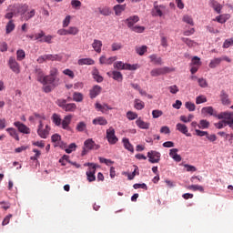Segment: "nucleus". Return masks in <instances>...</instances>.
<instances>
[{"label":"nucleus","instance_id":"f257e3e1","mask_svg":"<svg viewBox=\"0 0 233 233\" xmlns=\"http://www.w3.org/2000/svg\"><path fill=\"white\" fill-rule=\"evenodd\" d=\"M51 127L46 124V127L43 123V119L39 120L37 134L42 139H47L48 136H50Z\"/></svg>","mask_w":233,"mask_h":233},{"label":"nucleus","instance_id":"f03ea898","mask_svg":"<svg viewBox=\"0 0 233 233\" xmlns=\"http://www.w3.org/2000/svg\"><path fill=\"white\" fill-rule=\"evenodd\" d=\"M84 167H88L86 171V177L89 183L96 181V170L97 168V165L95 163H85Z\"/></svg>","mask_w":233,"mask_h":233},{"label":"nucleus","instance_id":"7ed1b4c3","mask_svg":"<svg viewBox=\"0 0 233 233\" xmlns=\"http://www.w3.org/2000/svg\"><path fill=\"white\" fill-rule=\"evenodd\" d=\"M217 116L218 118H224L225 127L228 125L233 129V113L231 111H221Z\"/></svg>","mask_w":233,"mask_h":233},{"label":"nucleus","instance_id":"20e7f679","mask_svg":"<svg viewBox=\"0 0 233 233\" xmlns=\"http://www.w3.org/2000/svg\"><path fill=\"white\" fill-rule=\"evenodd\" d=\"M106 137L109 143V145H116L117 141H119V138H117L116 135V129L113 127V126H110L106 131Z\"/></svg>","mask_w":233,"mask_h":233},{"label":"nucleus","instance_id":"39448f33","mask_svg":"<svg viewBox=\"0 0 233 233\" xmlns=\"http://www.w3.org/2000/svg\"><path fill=\"white\" fill-rule=\"evenodd\" d=\"M114 67L116 69H128L130 71H135L136 69H138L139 66L138 64H125V62L119 60L118 62H115Z\"/></svg>","mask_w":233,"mask_h":233},{"label":"nucleus","instance_id":"423d86ee","mask_svg":"<svg viewBox=\"0 0 233 233\" xmlns=\"http://www.w3.org/2000/svg\"><path fill=\"white\" fill-rule=\"evenodd\" d=\"M9 68L15 73L16 75H19L21 73V66L19 62H17L15 56H9V59L7 61Z\"/></svg>","mask_w":233,"mask_h":233},{"label":"nucleus","instance_id":"0eeeda50","mask_svg":"<svg viewBox=\"0 0 233 233\" xmlns=\"http://www.w3.org/2000/svg\"><path fill=\"white\" fill-rule=\"evenodd\" d=\"M62 58H63V56H61V55H52V54L40 55V56H38V58H37V62H38V64H43L44 62H46L47 60L61 61Z\"/></svg>","mask_w":233,"mask_h":233},{"label":"nucleus","instance_id":"6e6552de","mask_svg":"<svg viewBox=\"0 0 233 233\" xmlns=\"http://www.w3.org/2000/svg\"><path fill=\"white\" fill-rule=\"evenodd\" d=\"M147 157L149 163H159L161 159V153L159 151H154V149H151V151H148Z\"/></svg>","mask_w":233,"mask_h":233},{"label":"nucleus","instance_id":"1a4fd4ad","mask_svg":"<svg viewBox=\"0 0 233 233\" xmlns=\"http://www.w3.org/2000/svg\"><path fill=\"white\" fill-rule=\"evenodd\" d=\"M14 125L15 126V127H17L20 134H31L30 127H28L26 124L20 122V120H16L15 122H14Z\"/></svg>","mask_w":233,"mask_h":233},{"label":"nucleus","instance_id":"9d476101","mask_svg":"<svg viewBox=\"0 0 233 233\" xmlns=\"http://www.w3.org/2000/svg\"><path fill=\"white\" fill-rule=\"evenodd\" d=\"M96 147V142L93 140V138H86L84 143V148L82 151V156H86L87 154L88 150H93Z\"/></svg>","mask_w":233,"mask_h":233},{"label":"nucleus","instance_id":"9b49d317","mask_svg":"<svg viewBox=\"0 0 233 233\" xmlns=\"http://www.w3.org/2000/svg\"><path fill=\"white\" fill-rule=\"evenodd\" d=\"M202 62H201V58H199V56H193L192 60H191V73L194 75L195 73H197V71H198L200 66H201Z\"/></svg>","mask_w":233,"mask_h":233},{"label":"nucleus","instance_id":"f8f14e48","mask_svg":"<svg viewBox=\"0 0 233 233\" xmlns=\"http://www.w3.org/2000/svg\"><path fill=\"white\" fill-rule=\"evenodd\" d=\"M222 60H226V62H232L231 58H229V56H224L218 58H212V60H210L209 62V67H217L218 66H219L222 62Z\"/></svg>","mask_w":233,"mask_h":233},{"label":"nucleus","instance_id":"ddd939ff","mask_svg":"<svg viewBox=\"0 0 233 233\" xmlns=\"http://www.w3.org/2000/svg\"><path fill=\"white\" fill-rule=\"evenodd\" d=\"M219 98H220L221 103L224 106H229L231 104L229 95H228V91H226V89H221V91L219 93Z\"/></svg>","mask_w":233,"mask_h":233},{"label":"nucleus","instance_id":"4468645a","mask_svg":"<svg viewBox=\"0 0 233 233\" xmlns=\"http://www.w3.org/2000/svg\"><path fill=\"white\" fill-rule=\"evenodd\" d=\"M169 67H155L150 71L152 76H159L160 75H165L166 73H169Z\"/></svg>","mask_w":233,"mask_h":233},{"label":"nucleus","instance_id":"2eb2a0df","mask_svg":"<svg viewBox=\"0 0 233 233\" xmlns=\"http://www.w3.org/2000/svg\"><path fill=\"white\" fill-rule=\"evenodd\" d=\"M139 21V16L137 15H134L133 16H129L126 20V24L128 27H130L133 31V27H135V24Z\"/></svg>","mask_w":233,"mask_h":233},{"label":"nucleus","instance_id":"dca6fc26","mask_svg":"<svg viewBox=\"0 0 233 233\" xmlns=\"http://www.w3.org/2000/svg\"><path fill=\"white\" fill-rule=\"evenodd\" d=\"M51 141L52 143H56L57 147H61V148H63L64 142H62V137L59 135V133H54V135L51 137Z\"/></svg>","mask_w":233,"mask_h":233},{"label":"nucleus","instance_id":"f3484780","mask_svg":"<svg viewBox=\"0 0 233 233\" xmlns=\"http://www.w3.org/2000/svg\"><path fill=\"white\" fill-rule=\"evenodd\" d=\"M50 71H51L53 87H56V86H57L58 82H59V78L57 76L58 69L56 67H52V69H50Z\"/></svg>","mask_w":233,"mask_h":233},{"label":"nucleus","instance_id":"a211bd4d","mask_svg":"<svg viewBox=\"0 0 233 233\" xmlns=\"http://www.w3.org/2000/svg\"><path fill=\"white\" fill-rule=\"evenodd\" d=\"M116 60H117V56H109L108 58H106L105 55H102V56H100L99 58L100 64L106 65L113 64L114 62H116Z\"/></svg>","mask_w":233,"mask_h":233},{"label":"nucleus","instance_id":"6ab92c4d","mask_svg":"<svg viewBox=\"0 0 233 233\" xmlns=\"http://www.w3.org/2000/svg\"><path fill=\"white\" fill-rule=\"evenodd\" d=\"M154 11L157 16H163V13L166 11V5H158L157 2H155Z\"/></svg>","mask_w":233,"mask_h":233},{"label":"nucleus","instance_id":"aec40b11","mask_svg":"<svg viewBox=\"0 0 233 233\" xmlns=\"http://www.w3.org/2000/svg\"><path fill=\"white\" fill-rule=\"evenodd\" d=\"M73 115H66L61 122L63 129H69Z\"/></svg>","mask_w":233,"mask_h":233},{"label":"nucleus","instance_id":"412c9836","mask_svg":"<svg viewBox=\"0 0 233 233\" xmlns=\"http://www.w3.org/2000/svg\"><path fill=\"white\" fill-rule=\"evenodd\" d=\"M177 129H178V132H181L182 134H185V136H187V137H190L191 133H188V127L186 124L178 122V124H177Z\"/></svg>","mask_w":233,"mask_h":233},{"label":"nucleus","instance_id":"4be33fe9","mask_svg":"<svg viewBox=\"0 0 233 233\" xmlns=\"http://www.w3.org/2000/svg\"><path fill=\"white\" fill-rule=\"evenodd\" d=\"M101 91V86H93V87L89 91L90 98H96V96H97V95H99Z\"/></svg>","mask_w":233,"mask_h":233},{"label":"nucleus","instance_id":"5701e85b","mask_svg":"<svg viewBox=\"0 0 233 233\" xmlns=\"http://www.w3.org/2000/svg\"><path fill=\"white\" fill-rule=\"evenodd\" d=\"M92 47L96 53H101L102 47H103V42L101 40H97L96 38H95L92 44Z\"/></svg>","mask_w":233,"mask_h":233},{"label":"nucleus","instance_id":"b1692460","mask_svg":"<svg viewBox=\"0 0 233 233\" xmlns=\"http://www.w3.org/2000/svg\"><path fill=\"white\" fill-rule=\"evenodd\" d=\"M6 132L15 139V141H20V137L18 136V131H16L15 127H7Z\"/></svg>","mask_w":233,"mask_h":233},{"label":"nucleus","instance_id":"393cba45","mask_svg":"<svg viewBox=\"0 0 233 233\" xmlns=\"http://www.w3.org/2000/svg\"><path fill=\"white\" fill-rule=\"evenodd\" d=\"M93 124L100 126H106L108 124V120L105 116H96V118H93Z\"/></svg>","mask_w":233,"mask_h":233},{"label":"nucleus","instance_id":"a878e982","mask_svg":"<svg viewBox=\"0 0 233 233\" xmlns=\"http://www.w3.org/2000/svg\"><path fill=\"white\" fill-rule=\"evenodd\" d=\"M229 18H230V15L228 14L227 15L218 14V15L216 16V18H213V20L219 22L220 24H225L228 20H229Z\"/></svg>","mask_w":233,"mask_h":233},{"label":"nucleus","instance_id":"bb28decb","mask_svg":"<svg viewBox=\"0 0 233 233\" xmlns=\"http://www.w3.org/2000/svg\"><path fill=\"white\" fill-rule=\"evenodd\" d=\"M210 5L217 13H221L223 5L219 4V2H218L217 0H210Z\"/></svg>","mask_w":233,"mask_h":233},{"label":"nucleus","instance_id":"cd10ccee","mask_svg":"<svg viewBox=\"0 0 233 233\" xmlns=\"http://www.w3.org/2000/svg\"><path fill=\"white\" fill-rule=\"evenodd\" d=\"M95 106L99 111H102V113H105V111H108V109H112L108 104H100L99 102H96Z\"/></svg>","mask_w":233,"mask_h":233},{"label":"nucleus","instance_id":"c85d7f7f","mask_svg":"<svg viewBox=\"0 0 233 233\" xmlns=\"http://www.w3.org/2000/svg\"><path fill=\"white\" fill-rule=\"evenodd\" d=\"M94 64H96V62L95 60H93V58H79L78 60L79 66H85V65L93 66Z\"/></svg>","mask_w":233,"mask_h":233},{"label":"nucleus","instance_id":"c756f323","mask_svg":"<svg viewBox=\"0 0 233 233\" xmlns=\"http://www.w3.org/2000/svg\"><path fill=\"white\" fill-rule=\"evenodd\" d=\"M123 145L126 150H128L129 152H134V146L131 144L129 138H123Z\"/></svg>","mask_w":233,"mask_h":233},{"label":"nucleus","instance_id":"7c9ffc66","mask_svg":"<svg viewBox=\"0 0 233 233\" xmlns=\"http://www.w3.org/2000/svg\"><path fill=\"white\" fill-rule=\"evenodd\" d=\"M149 58L151 60V62H153V64L161 66L163 64V60L161 58V56H157V55L153 54V55H149Z\"/></svg>","mask_w":233,"mask_h":233},{"label":"nucleus","instance_id":"2f4dec72","mask_svg":"<svg viewBox=\"0 0 233 233\" xmlns=\"http://www.w3.org/2000/svg\"><path fill=\"white\" fill-rule=\"evenodd\" d=\"M15 29V24L13 20V18L11 20H9V22H7L6 26H5V32L6 35H9L10 33H12V31H14Z\"/></svg>","mask_w":233,"mask_h":233},{"label":"nucleus","instance_id":"473e14b6","mask_svg":"<svg viewBox=\"0 0 233 233\" xmlns=\"http://www.w3.org/2000/svg\"><path fill=\"white\" fill-rule=\"evenodd\" d=\"M136 124L137 126H138V127H141L142 129H148L150 126L149 122H145V120H142V118H137L136 120Z\"/></svg>","mask_w":233,"mask_h":233},{"label":"nucleus","instance_id":"72a5a7b5","mask_svg":"<svg viewBox=\"0 0 233 233\" xmlns=\"http://www.w3.org/2000/svg\"><path fill=\"white\" fill-rule=\"evenodd\" d=\"M29 5L27 4H18V14L24 15V18L28 11Z\"/></svg>","mask_w":233,"mask_h":233},{"label":"nucleus","instance_id":"f704fd0d","mask_svg":"<svg viewBox=\"0 0 233 233\" xmlns=\"http://www.w3.org/2000/svg\"><path fill=\"white\" fill-rule=\"evenodd\" d=\"M127 5H120L117 4L116 5H114V11L115 14L119 16L121 15V13H123V11H125Z\"/></svg>","mask_w":233,"mask_h":233},{"label":"nucleus","instance_id":"c9c22d12","mask_svg":"<svg viewBox=\"0 0 233 233\" xmlns=\"http://www.w3.org/2000/svg\"><path fill=\"white\" fill-rule=\"evenodd\" d=\"M35 73H36L38 82H41L42 84H45V76H44L43 69L36 68Z\"/></svg>","mask_w":233,"mask_h":233},{"label":"nucleus","instance_id":"e433bc0d","mask_svg":"<svg viewBox=\"0 0 233 233\" xmlns=\"http://www.w3.org/2000/svg\"><path fill=\"white\" fill-rule=\"evenodd\" d=\"M51 118H52V121L54 122V124H56V126H61L62 118H61L60 115H58V113H53Z\"/></svg>","mask_w":233,"mask_h":233},{"label":"nucleus","instance_id":"4c0bfd02","mask_svg":"<svg viewBox=\"0 0 233 233\" xmlns=\"http://www.w3.org/2000/svg\"><path fill=\"white\" fill-rule=\"evenodd\" d=\"M201 111L202 113H208L209 115H214L215 116H218L212 106H206L205 107H202Z\"/></svg>","mask_w":233,"mask_h":233},{"label":"nucleus","instance_id":"58836bf2","mask_svg":"<svg viewBox=\"0 0 233 233\" xmlns=\"http://www.w3.org/2000/svg\"><path fill=\"white\" fill-rule=\"evenodd\" d=\"M187 190H193V192H205L204 187L201 185H190L187 187Z\"/></svg>","mask_w":233,"mask_h":233},{"label":"nucleus","instance_id":"ea45409f","mask_svg":"<svg viewBox=\"0 0 233 233\" xmlns=\"http://www.w3.org/2000/svg\"><path fill=\"white\" fill-rule=\"evenodd\" d=\"M73 100H75L76 102H82L84 100L83 93H80L79 91H75L73 93Z\"/></svg>","mask_w":233,"mask_h":233},{"label":"nucleus","instance_id":"a19ab883","mask_svg":"<svg viewBox=\"0 0 233 233\" xmlns=\"http://www.w3.org/2000/svg\"><path fill=\"white\" fill-rule=\"evenodd\" d=\"M112 76L115 80L118 82L123 81V73H121V71H112Z\"/></svg>","mask_w":233,"mask_h":233},{"label":"nucleus","instance_id":"79ce46f5","mask_svg":"<svg viewBox=\"0 0 233 233\" xmlns=\"http://www.w3.org/2000/svg\"><path fill=\"white\" fill-rule=\"evenodd\" d=\"M198 126L201 129H206L207 127H209L210 122L205 118H202Z\"/></svg>","mask_w":233,"mask_h":233},{"label":"nucleus","instance_id":"37998d69","mask_svg":"<svg viewBox=\"0 0 233 233\" xmlns=\"http://www.w3.org/2000/svg\"><path fill=\"white\" fill-rule=\"evenodd\" d=\"M26 56V53L25 51V49H17L16 51V57H17V60H24Z\"/></svg>","mask_w":233,"mask_h":233},{"label":"nucleus","instance_id":"c03bdc74","mask_svg":"<svg viewBox=\"0 0 233 233\" xmlns=\"http://www.w3.org/2000/svg\"><path fill=\"white\" fill-rule=\"evenodd\" d=\"M75 150H76V142H71V144H69L68 147H66V154H72V152H75Z\"/></svg>","mask_w":233,"mask_h":233},{"label":"nucleus","instance_id":"a18cd8bd","mask_svg":"<svg viewBox=\"0 0 233 233\" xmlns=\"http://www.w3.org/2000/svg\"><path fill=\"white\" fill-rule=\"evenodd\" d=\"M44 84H48L49 86H52V89H54L53 86V78H52V71L50 70L49 75H46L45 76V83Z\"/></svg>","mask_w":233,"mask_h":233},{"label":"nucleus","instance_id":"49530a36","mask_svg":"<svg viewBox=\"0 0 233 233\" xmlns=\"http://www.w3.org/2000/svg\"><path fill=\"white\" fill-rule=\"evenodd\" d=\"M135 107L136 109H143V107H145V102H143V100H140V98H136Z\"/></svg>","mask_w":233,"mask_h":233},{"label":"nucleus","instance_id":"de8ad7c7","mask_svg":"<svg viewBox=\"0 0 233 233\" xmlns=\"http://www.w3.org/2000/svg\"><path fill=\"white\" fill-rule=\"evenodd\" d=\"M77 132H85V129H86V123L84 121L78 122L76 125Z\"/></svg>","mask_w":233,"mask_h":233},{"label":"nucleus","instance_id":"09e8293b","mask_svg":"<svg viewBox=\"0 0 233 233\" xmlns=\"http://www.w3.org/2000/svg\"><path fill=\"white\" fill-rule=\"evenodd\" d=\"M100 163H104L107 167H110V165H114V161L111 160V158H105V157H99Z\"/></svg>","mask_w":233,"mask_h":233},{"label":"nucleus","instance_id":"8fccbe9b","mask_svg":"<svg viewBox=\"0 0 233 233\" xmlns=\"http://www.w3.org/2000/svg\"><path fill=\"white\" fill-rule=\"evenodd\" d=\"M66 102L67 100L66 98H58L56 100L57 105L60 106V107H62L66 111Z\"/></svg>","mask_w":233,"mask_h":233},{"label":"nucleus","instance_id":"3c124183","mask_svg":"<svg viewBox=\"0 0 233 233\" xmlns=\"http://www.w3.org/2000/svg\"><path fill=\"white\" fill-rule=\"evenodd\" d=\"M182 20H183V22H186V24L194 25V20H193L192 16H190L189 15H184Z\"/></svg>","mask_w":233,"mask_h":233},{"label":"nucleus","instance_id":"603ef678","mask_svg":"<svg viewBox=\"0 0 233 233\" xmlns=\"http://www.w3.org/2000/svg\"><path fill=\"white\" fill-rule=\"evenodd\" d=\"M77 106L75 102H70L69 104L66 105V111H75L76 109Z\"/></svg>","mask_w":233,"mask_h":233},{"label":"nucleus","instance_id":"864d4df0","mask_svg":"<svg viewBox=\"0 0 233 233\" xmlns=\"http://www.w3.org/2000/svg\"><path fill=\"white\" fill-rule=\"evenodd\" d=\"M147 51V46H141L139 47H136V52L138 55H145V53Z\"/></svg>","mask_w":233,"mask_h":233},{"label":"nucleus","instance_id":"5fc2aeb1","mask_svg":"<svg viewBox=\"0 0 233 233\" xmlns=\"http://www.w3.org/2000/svg\"><path fill=\"white\" fill-rule=\"evenodd\" d=\"M79 29L76 26H70L67 29V35H78Z\"/></svg>","mask_w":233,"mask_h":233},{"label":"nucleus","instance_id":"6e6d98bb","mask_svg":"<svg viewBox=\"0 0 233 233\" xmlns=\"http://www.w3.org/2000/svg\"><path fill=\"white\" fill-rule=\"evenodd\" d=\"M111 47H112V51H117L119 49H122L123 44H121V42H114Z\"/></svg>","mask_w":233,"mask_h":233},{"label":"nucleus","instance_id":"4d7b16f0","mask_svg":"<svg viewBox=\"0 0 233 233\" xmlns=\"http://www.w3.org/2000/svg\"><path fill=\"white\" fill-rule=\"evenodd\" d=\"M99 12L101 15H104L105 16H108L112 13L110 7H103L102 9H99Z\"/></svg>","mask_w":233,"mask_h":233},{"label":"nucleus","instance_id":"13d9d810","mask_svg":"<svg viewBox=\"0 0 233 233\" xmlns=\"http://www.w3.org/2000/svg\"><path fill=\"white\" fill-rule=\"evenodd\" d=\"M35 15V9H31L28 13H25L24 16V20H30V18H33Z\"/></svg>","mask_w":233,"mask_h":233},{"label":"nucleus","instance_id":"bf43d9fd","mask_svg":"<svg viewBox=\"0 0 233 233\" xmlns=\"http://www.w3.org/2000/svg\"><path fill=\"white\" fill-rule=\"evenodd\" d=\"M12 13L13 17L17 16V15H19V4H14V5H12Z\"/></svg>","mask_w":233,"mask_h":233},{"label":"nucleus","instance_id":"052dcab7","mask_svg":"<svg viewBox=\"0 0 233 233\" xmlns=\"http://www.w3.org/2000/svg\"><path fill=\"white\" fill-rule=\"evenodd\" d=\"M137 116H138L137 113L134 111L127 112V117L129 118V120H134L135 118H137Z\"/></svg>","mask_w":233,"mask_h":233},{"label":"nucleus","instance_id":"680f3d73","mask_svg":"<svg viewBox=\"0 0 233 233\" xmlns=\"http://www.w3.org/2000/svg\"><path fill=\"white\" fill-rule=\"evenodd\" d=\"M208 98L205 96V95H198L196 98L197 104H202L203 102H207Z\"/></svg>","mask_w":233,"mask_h":233},{"label":"nucleus","instance_id":"e2e57ef3","mask_svg":"<svg viewBox=\"0 0 233 233\" xmlns=\"http://www.w3.org/2000/svg\"><path fill=\"white\" fill-rule=\"evenodd\" d=\"M198 85L200 87H208V82L206 78H198Z\"/></svg>","mask_w":233,"mask_h":233},{"label":"nucleus","instance_id":"0e129e2a","mask_svg":"<svg viewBox=\"0 0 233 233\" xmlns=\"http://www.w3.org/2000/svg\"><path fill=\"white\" fill-rule=\"evenodd\" d=\"M152 115L154 118H158L163 115V111L161 109H153Z\"/></svg>","mask_w":233,"mask_h":233},{"label":"nucleus","instance_id":"69168bd1","mask_svg":"<svg viewBox=\"0 0 233 233\" xmlns=\"http://www.w3.org/2000/svg\"><path fill=\"white\" fill-rule=\"evenodd\" d=\"M186 107L189 109V111H195L196 104L194 102H186Z\"/></svg>","mask_w":233,"mask_h":233},{"label":"nucleus","instance_id":"338daca9","mask_svg":"<svg viewBox=\"0 0 233 233\" xmlns=\"http://www.w3.org/2000/svg\"><path fill=\"white\" fill-rule=\"evenodd\" d=\"M133 31L136 33H143L145 31L144 25H135V27H132Z\"/></svg>","mask_w":233,"mask_h":233},{"label":"nucleus","instance_id":"774afa93","mask_svg":"<svg viewBox=\"0 0 233 233\" xmlns=\"http://www.w3.org/2000/svg\"><path fill=\"white\" fill-rule=\"evenodd\" d=\"M232 44H233V38H227V40H225V42L223 43V47L225 48L230 47Z\"/></svg>","mask_w":233,"mask_h":233}]
</instances>
